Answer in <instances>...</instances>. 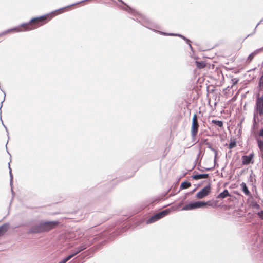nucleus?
<instances>
[{
  "instance_id": "obj_1",
  "label": "nucleus",
  "mask_w": 263,
  "mask_h": 263,
  "mask_svg": "<svg viewBox=\"0 0 263 263\" xmlns=\"http://www.w3.org/2000/svg\"><path fill=\"white\" fill-rule=\"evenodd\" d=\"M58 223L57 221H41L30 228L27 233L33 234L47 232L54 228Z\"/></svg>"
},
{
  "instance_id": "obj_2",
  "label": "nucleus",
  "mask_w": 263,
  "mask_h": 263,
  "mask_svg": "<svg viewBox=\"0 0 263 263\" xmlns=\"http://www.w3.org/2000/svg\"><path fill=\"white\" fill-rule=\"evenodd\" d=\"M134 21L139 23L142 26L145 27L152 30L155 32H159L161 34L163 35H167V36H177L178 33H166L164 32L159 31L153 29V27H156L157 26L150 20H149L147 18H146L145 16L142 15L141 14H138L137 17L136 18H132Z\"/></svg>"
},
{
  "instance_id": "obj_3",
  "label": "nucleus",
  "mask_w": 263,
  "mask_h": 263,
  "mask_svg": "<svg viewBox=\"0 0 263 263\" xmlns=\"http://www.w3.org/2000/svg\"><path fill=\"white\" fill-rule=\"evenodd\" d=\"M207 205H211V202L210 201L206 202L203 201L191 202L189 204L183 206L182 210H192L201 208H205Z\"/></svg>"
},
{
  "instance_id": "obj_4",
  "label": "nucleus",
  "mask_w": 263,
  "mask_h": 263,
  "mask_svg": "<svg viewBox=\"0 0 263 263\" xmlns=\"http://www.w3.org/2000/svg\"><path fill=\"white\" fill-rule=\"evenodd\" d=\"M170 212V210L169 209H165L161 212H159L148 219L146 220V223L149 224L155 222L167 215Z\"/></svg>"
},
{
  "instance_id": "obj_5",
  "label": "nucleus",
  "mask_w": 263,
  "mask_h": 263,
  "mask_svg": "<svg viewBox=\"0 0 263 263\" xmlns=\"http://www.w3.org/2000/svg\"><path fill=\"white\" fill-rule=\"evenodd\" d=\"M199 128V124L197 120V115L195 114L193 117L192 127H191V135L192 137H195L198 133Z\"/></svg>"
},
{
  "instance_id": "obj_6",
  "label": "nucleus",
  "mask_w": 263,
  "mask_h": 263,
  "mask_svg": "<svg viewBox=\"0 0 263 263\" xmlns=\"http://www.w3.org/2000/svg\"><path fill=\"white\" fill-rule=\"evenodd\" d=\"M211 184L209 183L197 193L196 197L198 199H203L209 194L211 192Z\"/></svg>"
},
{
  "instance_id": "obj_7",
  "label": "nucleus",
  "mask_w": 263,
  "mask_h": 263,
  "mask_svg": "<svg viewBox=\"0 0 263 263\" xmlns=\"http://www.w3.org/2000/svg\"><path fill=\"white\" fill-rule=\"evenodd\" d=\"M118 1L126 6L125 7H122V9L126 11L129 13L133 15L134 16L133 18H136V17H137L138 14H139L138 12H137L135 10H134L133 8H132L130 7H129L128 5H127L122 0H118Z\"/></svg>"
},
{
  "instance_id": "obj_8",
  "label": "nucleus",
  "mask_w": 263,
  "mask_h": 263,
  "mask_svg": "<svg viewBox=\"0 0 263 263\" xmlns=\"http://www.w3.org/2000/svg\"><path fill=\"white\" fill-rule=\"evenodd\" d=\"M254 157V154L251 153L248 156L244 155L242 157V163L243 165H249L250 163H253L252 161Z\"/></svg>"
},
{
  "instance_id": "obj_9",
  "label": "nucleus",
  "mask_w": 263,
  "mask_h": 263,
  "mask_svg": "<svg viewBox=\"0 0 263 263\" xmlns=\"http://www.w3.org/2000/svg\"><path fill=\"white\" fill-rule=\"evenodd\" d=\"M202 158H201L199 160V162H198L197 164V169L201 172H204L205 171H211L213 170L215 166V163L214 162V164L213 166L210 167H205L203 166H202L201 165V162Z\"/></svg>"
},
{
  "instance_id": "obj_10",
  "label": "nucleus",
  "mask_w": 263,
  "mask_h": 263,
  "mask_svg": "<svg viewBox=\"0 0 263 263\" xmlns=\"http://www.w3.org/2000/svg\"><path fill=\"white\" fill-rule=\"evenodd\" d=\"M209 177L208 174H197L192 176V178L196 180H198L202 178H208Z\"/></svg>"
},
{
  "instance_id": "obj_11",
  "label": "nucleus",
  "mask_w": 263,
  "mask_h": 263,
  "mask_svg": "<svg viewBox=\"0 0 263 263\" xmlns=\"http://www.w3.org/2000/svg\"><path fill=\"white\" fill-rule=\"evenodd\" d=\"M9 224L5 223L0 227V236L3 235L9 229Z\"/></svg>"
},
{
  "instance_id": "obj_12",
  "label": "nucleus",
  "mask_w": 263,
  "mask_h": 263,
  "mask_svg": "<svg viewBox=\"0 0 263 263\" xmlns=\"http://www.w3.org/2000/svg\"><path fill=\"white\" fill-rule=\"evenodd\" d=\"M230 196L231 195H230L229 191H228V190L225 189V190H223V192H222L221 193H220L219 194H218L216 198H217V199H223V198H225L227 197Z\"/></svg>"
},
{
  "instance_id": "obj_13",
  "label": "nucleus",
  "mask_w": 263,
  "mask_h": 263,
  "mask_svg": "<svg viewBox=\"0 0 263 263\" xmlns=\"http://www.w3.org/2000/svg\"><path fill=\"white\" fill-rule=\"evenodd\" d=\"M263 48H260V49H256L255 50L254 52H253L252 53H250L249 56L248 57V60L251 61H252L254 57L257 55L258 53H259V52L261 50H262Z\"/></svg>"
},
{
  "instance_id": "obj_14",
  "label": "nucleus",
  "mask_w": 263,
  "mask_h": 263,
  "mask_svg": "<svg viewBox=\"0 0 263 263\" xmlns=\"http://www.w3.org/2000/svg\"><path fill=\"white\" fill-rule=\"evenodd\" d=\"M195 64L196 65V67L198 69H202L206 66V63L204 61H196Z\"/></svg>"
},
{
  "instance_id": "obj_15",
  "label": "nucleus",
  "mask_w": 263,
  "mask_h": 263,
  "mask_svg": "<svg viewBox=\"0 0 263 263\" xmlns=\"http://www.w3.org/2000/svg\"><path fill=\"white\" fill-rule=\"evenodd\" d=\"M191 186V183L190 182H189L187 181H185L182 182L181 183L180 186V190L186 189L189 188Z\"/></svg>"
},
{
  "instance_id": "obj_16",
  "label": "nucleus",
  "mask_w": 263,
  "mask_h": 263,
  "mask_svg": "<svg viewBox=\"0 0 263 263\" xmlns=\"http://www.w3.org/2000/svg\"><path fill=\"white\" fill-rule=\"evenodd\" d=\"M1 90H2V91H3V92L4 93V95H5V96H4V99L3 101H2L1 102V106H0V119H1V121H2V124H3V125L4 126V127L5 128V129H6V130L7 132V133H8V136L9 137V133H8V129H7V128L6 127V126L4 124L3 122V121H2V115H2V110H1V108H2V106H3V102H4V100H5V96H6V93H5V91H4L2 90V89H1Z\"/></svg>"
},
{
  "instance_id": "obj_17",
  "label": "nucleus",
  "mask_w": 263,
  "mask_h": 263,
  "mask_svg": "<svg viewBox=\"0 0 263 263\" xmlns=\"http://www.w3.org/2000/svg\"><path fill=\"white\" fill-rule=\"evenodd\" d=\"M241 188H242V191L243 192V193H244L246 195H250V192L249 190H248V187H247V186L246 185V183H245L242 182V183L241 184Z\"/></svg>"
},
{
  "instance_id": "obj_18",
  "label": "nucleus",
  "mask_w": 263,
  "mask_h": 263,
  "mask_svg": "<svg viewBox=\"0 0 263 263\" xmlns=\"http://www.w3.org/2000/svg\"><path fill=\"white\" fill-rule=\"evenodd\" d=\"M206 145L208 148H209L210 150H211L212 151L214 152V154H215V156H214V162L215 163L216 158V157L217 156V154H218L217 151L216 149H215V148H214L212 146V145H211V144L210 143H206Z\"/></svg>"
},
{
  "instance_id": "obj_19",
  "label": "nucleus",
  "mask_w": 263,
  "mask_h": 263,
  "mask_svg": "<svg viewBox=\"0 0 263 263\" xmlns=\"http://www.w3.org/2000/svg\"><path fill=\"white\" fill-rule=\"evenodd\" d=\"M211 122L219 127H222L223 125V122L220 120H212Z\"/></svg>"
},
{
  "instance_id": "obj_20",
  "label": "nucleus",
  "mask_w": 263,
  "mask_h": 263,
  "mask_svg": "<svg viewBox=\"0 0 263 263\" xmlns=\"http://www.w3.org/2000/svg\"><path fill=\"white\" fill-rule=\"evenodd\" d=\"M9 175H10V186L11 187V192H12V193L13 194L14 192H13V187H12L13 175L12 174V170H10Z\"/></svg>"
},
{
  "instance_id": "obj_21",
  "label": "nucleus",
  "mask_w": 263,
  "mask_h": 263,
  "mask_svg": "<svg viewBox=\"0 0 263 263\" xmlns=\"http://www.w3.org/2000/svg\"><path fill=\"white\" fill-rule=\"evenodd\" d=\"M80 252H81L80 250L79 249V247H78L76 249V251L73 252V253H71L70 254H69L68 255V257L70 258V259H71L72 257H74L75 255H76L77 254H78V253H79Z\"/></svg>"
},
{
  "instance_id": "obj_22",
  "label": "nucleus",
  "mask_w": 263,
  "mask_h": 263,
  "mask_svg": "<svg viewBox=\"0 0 263 263\" xmlns=\"http://www.w3.org/2000/svg\"><path fill=\"white\" fill-rule=\"evenodd\" d=\"M258 87L260 89L263 88V74L259 79Z\"/></svg>"
},
{
  "instance_id": "obj_23",
  "label": "nucleus",
  "mask_w": 263,
  "mask_h": 263,
  "mask_svg": "<svg viewBox=\"0 0 263 263\" xmlns=\"http://www.w3.org/2000/svg\"><path fill=\"white\" fill-rule=\"evenodd\" d=\"M236 146V142L235 140H233V141L231 140V142H230L229 145V148L230 149H232V148L235 147Z\"/></svg>"
},
{
  "instance_id": "obj_24",
  "label": "nucleus",
  "mask_w": 263,
  "mask_h": 263,
  "mask_svg": "<svg viewBox=\"0 0 263 263\" xmlns=\"http://www.w3.org/2000/svg\"><path fill=\"white\" fill-rule=\"evenodd\" d=\"M258 146L260 151H263V140H257Z\"/></svg>"
},
{
  "instance_id": "obj_25",
  "label": "nucleus",
  "mask_w": 263,
  "mask_h": 263,
  "mask_svg": "<svg viewBox=\"0 0 263 263\" xmlns=\"http://www.w3.org/2000/svg\"><path fill=\"white\" fill-rule=\"evenodd\" d=\"M79 249L80 250V251H82L83 250L86 249L88 247V245L86 243H83L79 247Z\"/></svg>"
},
{
  "instance_id": "obj_26",
  "label": "nucleus",
  "mask_w": 263,
  "mask_h": 263,
  "mask_svg": "<svg viewBox=\"0 0 263 263\" xmlns=\"http://www.w3.org/2000/svg\"><path fill=\"white\" fill-rule=\"evenodd\" d=\"M70 258L67 256V257H65L64 259H63L61 261L59 262L58 263H66L67 261H68L69 260H70Z\"/></svg>"
},
{
  "instance_id": "obj_27",
  "label": "nucleus",
  "mask_w": 263,
  "mask_h": 263,
  "mask_svg": "<svg viewBox=\"0 0 263 263\" xmlns=\"http://www.w3.org/2000/svg\"><path fill=\"white\" fill-rule=\"evenodd\" d=\"M70 258L67 256V257H65L64 259H63L61 261L59 262L58 263H66L67 261H68L69 260H70Z\"/></svg>"
},
{
  "instance_id": "obj_28",
  "label": "nucleus",
  "mask_w": 263,
  "mask_h": 263,
  "mask_svg": "<svg viewBox=\"0 0 263 263\" xmlns=\"http://www.w3.org/2000/svg\"><path fill=\"white\" fill-rule=\"evenodd\" d=\"M70 258L67 256V257H65L64 259H63L61 261L59 262L58 263H66L67 261H68L69 260H70Z\"/></svg>"
},
{
  "instance_id": "obj_29",
  "label": "nucleus",
  "mask_w": 263,
  "mask_h": 263,
  "mask_svg": "<svg viewBox=\"0 0 263 263\" xmlns=\"http://www.w3.org/2000/svg\"><path fill=\"white\" fill-rule=\"evenodd\" d=\"M70 258L67 256V257H65L64 259H63L61 261L59 262L58 263H66L67 261H68L69 260H70Z\"/></svg>"
},
{
  "instance_id": "obj_30",
  "label": "nucleus",
  "mask_w": 263,
  "mask_h": 263,
  "mask_svg": "<svg viewBox=\"0 0 263 263\" xmlns=\"http://www.w3.org/2000/svg\"><path fill=\"white\" fill-rule=\"evenodd\" d=\"M70 258L67 256V257H65L64 259H63L61 261L59 262L58 263H66L67 261H68L69 260H70Z\"/></svg>"
},
{
  "instance_id": "obj_31",
  "label": "nucleus",
  "mask_w": 263,
  "mask_h": 263,
  "mask_svg": "<svg viewBox=\"0 0 263 263\" xmlns=\"http://www.w3.org/2000/svg\"><path fill=\"white\" fill-rule=\"evenodd\" d=\"M232 82V86L236 85L239 81V79L237 78H233L231 79Z\"/></svg>"
},
{
  "instance_id": "obj_32",
  "label": "nucleus",
  "mask_w": 263,
  "mask_h": 263,
  "mask_svg": "<svg viewBox=\"0 0 263 263\" xmlns=\"http://www.w3.org/2000/svg\"><path fill=\"white\" fill-rule=\"evenodd\" d=\"M258 216L263 219V211H260L257 213Z\"/></svg>"
},
{
  "instance_id": "obj_33",
  "label": "nucleus",
  "mask_w": 263,
  "mask_h": 263,
  "mask_svg": "<svg viewBox=\"0 0 263 263\" xmlns=\"http://www.w3.org/2000/svg\"><path fill=\"white\" fill-rule=\"evenodd\" d=\"M200 155H201V151H199V152L198 153V154L196 157V162H197L198 160L199 161L200 159L201 158H200Z\"/></svg>"
},
{
  "instance_id": "obj_34",
  "label": "nucleus",
  "mask_w": 263,
  "mask_h": 263,
  "mask_svg": "<svg viewBox=\"0 0 263 263\" xmlns=\"http://www.w3.org/2000/svg\"><path fill=\"white\" fill-rule=\"evenodd\" d=\"M9 33L8 32H7V30H5V31H4L0 33V36H3V35H5Z\"/></svg>"
},
{
  "instance_id": "obj_35",
  "label": "nucleus",
  "mask_w": 263,
  "mask_h": 263,
  "mask_svg": "<svg viewBox=\"0 0 263 263\" xmlns=\"http://www.w3.org/2000/svg\"><path fill=\"white\" fill-rule=\"evenodd\" d=\"M177 36H179L181 38H182L184 41L185 40V39H186V37L180 34H177Z\"/></svg>"
},
{
  "instance_id": "obj_36",
  "label": "nucleus",
  "mask_w": 263,
  "mask_h": 263,
  "mask_svg": "<svg viewBox=\"0 0 263 263\" xmlns=\"http://www.w3.org/2000/svg\"><path fill=\"white\" fill-rule=\"evenodd\" d=\"M184 41H185V42H186L188 45H189V44H191V43H191V41H190L189 39H187V38L185 39V40H184Z\"/></svg>"
},
{
  "instance_id": "obj_37",
  "label": "nucleus",
  "mask_w": 263,
  "mask_h": 263,
  "mask_svg": "<svg viewBox=\"0 0 263 263\" xmlns=\"http://www.w3.org/2000/svg\"><path fill=\"white\" fill-rule=\"evenodd\" d=\"M259 134L260 136L263 137V128L260 129Z\"/></svg>"
},
{
  "instance_id": "obj_38",
  "label": "nucleus",
  "mask_w": 263,
  "mask_h": 263,
  "mask_svg": "<svg viewBox=\"0 0 263 263\" xmlns=\"http://www.w3.org/2000/svg\"><path fill=\"white\" fill-rule=\"evenodd\" d=\"M159 199H156L155 200H153V201H151V203H154V202H159Z\"/></svg>"
},
{
  "instance_id": "obj_39",
  "label": "nucleus",
  "mask_w": 263,
  "mask_h": 263,
  "mask_svg": "<svg viewBox=\"0 0 263 263\" xmlns=\"http://www.w3.org/2000/svg\"><path fill=\"white\" fill-rule=\"evenodd\" d=\"M189 47H190V49H191L192 51H193V47H192V46L191 45V44H189Z\"/></svg>"
},
{
  "instance_id": "obj_40",
  "label": "nucleus",
  "mask_w": 263,
  "mask_h": 263,
  "mask_svg": "<svg viewBox=\"0 0 263 263\" xmlns=\"http://www.w3.org/2000/svg\"><path fill=\"white\" fill-rule=\"evenodd\" d=\"M261 22V21H260V22H259V23L256 25V26H255V28H254V31H255V30H256V28H257V26L260 24V22Z\"/></svg>"
},
{
  "instance_id": "obj_41",
  "label": "nucleus",
  "mask_w": 263,
  "mask_h": 263,
  "mask_svg": "<svg viewBox=\"0 0 263 263\" xmlns=\"http://www.w3.org/2000/svg\"><path fill=\"white\" fill-rule=\"evenodd\" d=\"M254 206H255V208H258L259 207V205L258 204H256H256H255Z\"/></svg>"
},
{
  "instance_id": "obj_42",
  "label": "nucleus",
  "mask_w": 263,
  "mask_h": 263,
  "mask_svg": "<svg viewBox=\"0 0 263 263\" xmlns=\"http://www.w3.org/2000/svg\"><path fill=\"white\" fill-rule=\"evenodd\" d=\"M195 190H196V188H195V189H194V190H193L191 192V193H193ZM188 194H190V193H189Z\"/></svg>"
},
{
  "instance_id": "obj_43",
  "label": "nucleus",
  "mask_w": 263,
  "mask_h": 263,
  "mask_svg": "<svg viewBox=\"0 0 263 263\" xmlns=\"http://www.w3.org/2000/svg\"><path fill=\"white\" fill-rule=\"evenodd\" d=\"M10 170H11V168L10 167V164L9 163V170L10 171Z\"/></svg>"
},
{
  "instance_id": "obj_44",
  "label": "nucleus",
  "mask_w": 263,
  "mask_h": 263,
  "mask_svg": "<svg viewBox=\"0 0 263 263\" xmlns=\"http://www.w3.org/2000/svg\"><path fill=\"white\" fill-rule=\"evenodd\" d=\"M229 87H228V88H227L228 90H229Z\"/></svg>"
},
{
  "instance_id": "obj_45",
  "label": "nucleus",
  "mask_w": 263,
  "mask_h": 263,
  "mask_svg": "<svg viewBox=\"0 0 263 263\" xmlns=\"http://www.w3.org/2000/svg\"><path fill=\"white\" fill-rule=\"evenodd\" d=\"M229 87H228V88H227L228 90H229Z\"/></svg>"
}]
</instances>
